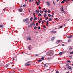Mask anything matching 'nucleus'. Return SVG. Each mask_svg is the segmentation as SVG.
<instances>
[{"label": "nucleus", "instance_id": "1", "mask_svg": "<svg viewBox=\"0 0 73 73\" xmlns=\"http://www.w3.org/2000/svg\"><path fill=\"white\" fill-rule=\"evenodd\" d=\"M54 54V51L53 50H51L50 52H48V54L49 56H52Z\"/></svg>", "mask_w": 73, "mask_h": 73}, {"label": "nucleus", "instance_id": "2", "mask_svg": "<svg viewBox=\"0 0 73 73\" xmlns=\"http://www.w3.org/2000/svg\"><path fill=\"white\" fill-rule=\"evenodd\" d=\"M27 40L29 41L31 40V37L30 36H29L28 37H27Z\"/></svg>", "mask_w": 73, "mask_h": 73}, {"label": "nucleus", "instance_id": "3", "mask_svg": "<svg viewBox=\"0 0 73 73\" xmlns=\"http://www.w3.org/2000/svg\"><path fill=\"white\" fill-rule=\"evenodd\" d=\"M55 38H56L54 36L52 37L51 40V41H54V39H55Z\"/></svg>", "mask_w": 73, "mask_h": 73}, {"label": "nucleus", "instance_id": "4", "mask_svg": "<svg viewBox=\"0 0 73 73\" xmlns=\"http://www.w3.org/2000/svg\"><path fill=\"white\" fill-rule=\"evenodd\" d=\"M23 21L24 22H27L28 21V18L25 19L23 20Z\"/></svg>", "mask_w": 73, "mask_h": 73}, {"label": "nucleus", "instance_id": "5", "mask_svg": "<svg viewBox=\"0 0 73 73\" xmlns=\"http://www.w3.org/2000/svg\"><path fill=\"white\" fill-rule=\"evenodd\" d=\"M61 40H57V44H58L59 43H60V42H61Z\"/></svg>", "mask_w": 73, "mask_h": 73}, {"label": "nucleus", "instance_id": "6", "mask_svg": "<svg viewBox=\"0 0 73 73\" xmlns=\"http://www.w3.org/2000/svg\"><path fill=\"white\" fill-rule=\"evenodd\" d=\"M46 3L48 5V6H49V5H50V3L49 2H47Z\"/></svg>", "mask_w": 73, "mask_h": 73}, {"label": "nucleus", "instance_id": "7", "mask_svg": "<svg viewBox=\"0 0 73 73\" xmlns=\"http://www.w3.org/2000/svg\"><path fill=\"white\" fill-rule=\"evenodd\" d=\"M25 66H30V64L28 63H26L25 64Z\"/></svg>", "mask_w": 73, "mask_h": 73}, {"label": "nucleus", "instance_id": "8", "mask_svg": "<svg viewBox=\"0 0 73 73\" xmlns=\"http://www.w3.org/2000/svg\"><path fill=\"white\" fill-rule=\"evenodd\" d=\"M37 20V17H35L34 19V21H36V20Z\"/></svg>", "mask_w": 73, "mask_h": 73}, {"label": "nucleus", "instance_id": "9", "mask_svg": "<svg viewBox=\"0 0 73 73\" xmlns=\"http://www.w3.org/2000/svg\"><path fill=\"white\" fill-rule=\"evenodd\" d=\"M35 12H37L38 13H39L40 12V10H39L38 9L36 10Z\"/></svg>", "mask_w": 73, "mask_h": 73}, {"label": "nucleus", "instance_id": "10", "mask_svg": "<svg viewBox=\"0 0 73 73\" xmlns=\"http://www.w3.org/2000/svg\"><path fill=\"white\" fill-rule=\"evenodd\" d=\"M64 53V52H61L59 53V54L60 55H62V53Z\"/></svg>", "mask_w": 73, "mask_h": 73}, {"label": "nucleus", "instance_id": "11", "mask_svg": "<svg viewBox=\"0 0 73 73\" xmlns=\"http://www.w3.org/2000/svg\"><path fill=\"white\" fill-rule=\"evenodd\" d=\"M44 67H45V68H47V67H48V66L46 64H45L44 65Z\"/></svg>", "mask_w": 73, "mask_h": 73}, {"label": "nucleus", "instance_id": "12", "mask_svg": "<svg viewBox=\"0 0 73 73\" xmlns=\"http://www.w3.org/2000/svg\"><path fill=\"white\" fill-rule=\"evenodd\" d=\"M60 9L61 11H64V9L63 8V7H62L60 8Z\"/></svg>", "mask_w": 73, "mask_h": 73}, {"label": "nucleus", "instance_id": "13", "mask_svg": "<svg viewBox=\"0 0 73 73\" xmlns=\"http://www.w3.org/2000/svg\"><path fill=\"white\" fill-rule=\"evenodd\" d=\"M32 23H31L29 25L28 27H32Z\"/></svg>", "mask_w": 73, "mask_h": 73}, {"label": "nucleus", "instance_id": "14", "mask_svg": "<svg viewBox=\"0 0 73 73\" xmlns=\"http://www.w3.org/2000/svg\"><path fill=\"white\" fill-rule=\"evenodd\" d=\"M31 24L32 25H33V26H35V25H36V24H35L34 23H31Z\"/></svg>", "mask_w": 73, "mask_h": 73}, {"label": "nucleus", "instance_id": "15", "mask_svg": "<svg viewBox=\"0 0 73 73\" xmlns=\"http://www.w3.org/2000/svg\"><path fill=\"white\" fill-rule=\"evenodd\" d=\"M51 33H55V31H51Z\"/></svg>", "mask_w": 73, "mask_h": 73}, {"label": "nucleus", "instance_id": "16", "mask_svg": "<svg viewBox=\"0 0 73 73\" xmlns=\"http://www.w3.org/2000/svg\"><path fill=\"white\" fill-rule=\"evenodd\" d=\"M35 0H29V3H31V2H32L33 1Z\"/></svg>", "mask_w": 73, "mask_h": 73}, {"label": "nucleus", "instance_id": "17", "mask_svg": "<svg viewBox=\"0 0 73 73\" xmlns=\"http://www.w3.org/2000/svg\"><path fill=\"white\" fill-rule=\"evenodd\" d=\"M48 20L50 21H52V18H50L48 19Z\"/></svg>", "mask_w": 73, "mask_h": 73}, {"label": "nucleus", "instance_id": "18", "mask_svg": "<svg viewBox=\"0 0 73 73\" xmlns=\"http://www.w3.org/2000/svg\"><path fill=\"white\" fill-rule=\"evenodd\" d=\"M71 37H72V35H70L68 36V38H71Z\"/></svg>", "mask_w": 73, "mask_h": 73}, {"label": "nucleus", "instance_id": "19", "mask_svg": "<svg viewBox=\"0 0 73 73\" xmlns=\"http://www.w3.org/2000/svg\"><path fill=\"white\" fill-rule=\"evenodd\" d=\"M68 42H71V40H70V39H69V40H68Z\"/></svg>", "mask_w": 73, "mask_h": 73}, {"label": "nucleus", "instance_id": "20", "mask_svg": "<svg viewBox=\"0 0 73 73\" xmlns=\"http://www.w3.org/2000/svg\"><path fill=\"white\" fill-rule=\"evenodd\" d=\"M68 68L69 69H72V67H71V66H69L68 67Z\"/></svg>", "mask_w": 73, "mask_h": 73}, {"label": "nucleus", "instance_id": "21", "mask_svg": "<svg viewBox=\"0 0 73 73\" xmlns=\"http://www.w3.org/2000/svg\"><path fill=\"white\" fill-rule=\"evenodd\" d=\"M63 13H66V12H65V10H63V11H62Z\"/></svg>", "mask_w": 73, "mask_h": 73}, {"label": "nucleus", "instance_id": "22", "mask_svg": "<svg viewBox=\"0 0 73 73\" xmlns=\"http://www.w3.org/2000/svg\"><path fill=\"white\" fill-rule=\"evenodd\" d=\"M40 13H43V11L40 10Z\"/></svg>", "mask_w": 73, "mask_h": 73}, {"label": "nucleus", "instance_id": "23", "mask_svg": "<svg viewBox=\"0 0 73 73\" xmlns=\"http://www.w3.org/2000/svg\"><path fill=\"white\" fill-rule=\"evenodd\" d=\"M38 29H41V27L40 26H39L37 27Z\"/></svg>", "mask_w": 73, "mask_h": 73}, {"label": "nucleus", "instance_id": "24", "mask_svg": "<svg viewBox=\"0 0 73 73\" xmlns=\"http://www.w3.org/2000/svg\"><path fill=\"white\" fill-rule=\"evenodd\" d=\"M44 15V17H45L47 16V15H46V13H45Z\"/></svg>", "mask_w": 73, "mask_h": 73}, {"label": "nucleus", "instance_id": "25", "mask_svg": "<svg viewBox=\"0 0 73 73\" xmlns=\"http://www.w3.org/2000/svg\"><path fill=\"white\" fill-rule=\"evenodd\" d=\"M37 27L35 26V27H34V29H35V30H36V29H37Z\"/></svg>", "mask_w": 73, "mask_h": 73}, {"label": "nucleus", "instance_id": "26", "mask_svg": "<svg viewBox=\"0 0 73 73\" xmlns=\"http://www.w3.org/2000/svg\"><path fill=\"white\" fill-rule=\"evenodd\" d=\"M32 20H33V18L31 17L30 19V21H32Z\"/></svg>", "mask_w": 73, "mask_h": 73}, {"label": "nucleus", "instance_id": "27", "mask_svg": "<svg viewBox=\"0 0 73 73\" xmlns=\"http://www.w3.org/2000/svg\"><path fill=\"white\" fill-rule=\"evenodd\" d=\"M19 12H21L22 11V10L21 9H19Z\"/></svg>", "mask_w": 73, "mask_h": 73}, {"label": "nucleus", "instance_id": "28", "mask_svg": "<svg viewBox=\"0 0 73 73\" xmlns=\"http://www.w3.org/2000/svg\"><path fill=\"white\" fill-rule=\"evenodd\" d=\"M49 19V18H48V17H47L46 18H45V20H47L48 19Z\"/></svg>", "mask_w": 73, "mask_h": 73}, {"label": "nucleus", "instance_id": "29", "mask_svg": "<svg viewBox=\"0 0 73 73\" xmlns=\"http://www.w3.org/2000/svg\"><path fill=\"white\" fill-rule=\"evenodd\" d=\"M28 48L29 50H31V47L30 46L28 47Z\"/></svg>", "mask_w": 73, "mask_h": 73}, {"label": "nucleus", "instance_id": "30", "mask_svg": "<svg viewBox=\"0 0 73 73\" xmlns=\"http://www.w3.org/2000/svg\"><path fill=\"white\" fill-rule=\"evenodd\" d=\"M38 16H41V14L39 13L38 14Z\"/></svg>", "mask_w": 73, "mask_h": 73}, {"label": "nucleus", "instance_id": "31", "mask_svg": "<svg viewBox=\"0 0 73 73\" xmlns=\"http://www.w3.org/2000/svg\"><path fill=\"white\" fill-rule=\"evenodd\" d=\"M48 16L49 17H50V16H51V15H50V14H49L48 15Z\"/></svg>", "mask_w": 73, "mask_h": 73}, {"label": "nucleus", "instance_id": "32", "mask_svg": "<svg viewBox=\"0 0 73 73\" xmlns=\"http://www.w3.org/2000/svg\"><path fill=\"white\" fill-rule=\"evenodd\" d=\"M26 6H27V5L25 4V5H23V7H26Z\"/></svg>", "mask_w": 73, "mask_h": 73}, {"label": "nucleus", "instance_id": "33", "mask_svg": "<svg viewBox=\"0 0 73 73\" xmlns=\"http://www.w3.org/2000/svg\"><path fill=\"white\" fill-rule=\"evenodd\" d=\"M44 10H45V11H46V12H48V11H47V10H46L45 8H44V9L43 10V11H44Z\"/></svg>", "mask_w": 73, "mask_h": 73}, {"label": "nucleus", "instance_id": "34", "mask_svg": "<svg viewBox=\"0 0 73 73\" xmlns=\"http://www.w3.org/2000/svg\"><path fill=\"white\" fill-rule=\"evenodd\" d=\"M41 60H44V59H45V58H44V57H43L41 58Z\"/></svg>", "mask_w": 73, "mask_h": 73}, {"label": "nucleus", "instance_id": "35", "mask_svg": "<svg viewBox=\"0 0 73 73\" xmlns=\"http://www.w3.org/2000/svg\"><path fill=\"white\" fill-rule=\"evenodd\" d=\"M38 61H39V62H41V61H42V60L41 59L39 60H38Z\"/></svg>", "mask_w": 73, "mask_h": 73}, {"label": "nucleus", "instance_id": "36", "mask_svg": "<svg viewBox=\"0 0 73 73\" xmlns=\"http://www.w3.org/2000/svg\"><path fill=\"white\" fill-rule=\"evenodd\" d=\"M55 20H57V19H58V18H54Z\"/></svg>", "mask_w": 73, "mask_h": 73}, {"label": "nucleus", "instance_id": "37", "mask_svg": "<svg viewBox=\"0 0 73 73\" xmlns=\"http://www.w3.org/2000/svg\"><path fill=\"white\" fill-rule=\"evenodd\" d=\"M3 27V25H0V28H1V27Z\"/></svg>", "mask_w": 73, "mask_h": 73}, {"label": "nucleus", "instance_id": "38", "mask_svg": "<svg viewBox=\"0 0 73 73\" xmlns=\"http://www.w3.org/2000/svg\"><path fill=\"white\" fill-rule=\"evenodd\" d=\"M50 11V10H48V13H50V11Z\"/></svg>", "mask_w": 73, "mask_h": 73}, {"label": "nucleus", "instance_id": "39", "mask_svg": "<svg viewBox=\"0 0 73 73\" xmlns=\"http://www.w3.org/2000/svg\"><path fill=\"white\" fill-rule=\"evenodd\" d=\"M38 3V2H37V3H36V4L37 5H39V4Z\"/></svg>", "mask_w": 73, "mask_h": 73}, {"label": "nucleus", "instance_id": "40", "mask_svg": "<svg viewBox=\"0 0 73 73\" xmlns=\"http://www.w3.org/2000/svg\"><path fill=\"white\" fill-rule=\"evenodd\" d=\"M67 62H70V63L71 62L70 61V60H67Z\"/></svg>", "mask_w": 73, "mask_h": 73}, {"label": "nucleus", "instance_id": "41", "mask_svg": "<svg viewBox=\"0 0 73 73\" xmlns=\"http://www.w3.org/2000/svg\"><path fill=\"white\" fill-rule=\"evenodd\" d=\"M62 27H63V26H61L59 27V28H62Z\"/></svg>", "mask_w": 73, "mask_h": 73}, {"label": "nucleus", "instance_id": "42", "mask_svg": "<svg viewBox=\"0 0 73 73\" xmlns=\"http://www.w3.org/2000/svg\"><path fill=\"white\" fill-rule=\"evenodd\" d=\"M38 22L39 23H41V21L40 20H39L38 21Z\"/></svg>", "mask_w": 73, "mask_h": 73}, {"label": "nucleus", "instance_id": "43", "mask_svg": "<svg viewBox=\"0 0 73 73\" xmlns=\"http://www.w3.org/2000/svg\"><path fill=\"white\" fill-rule=\"evenodd\" d=\"M69 53H70V54H73V51L71 52H70Z\"/></svg>", "mask_w": 73, "mask_h": 73}, {"label": "nucleus", "instance_id": "44", "mask_svg": "<svg viewBox=\"0 0 73 73\" xmlns=\"http://www.w3.org/2000/svg\"><path fill=\"white\" fill-rule=\"evenodd\" d=\"M69 57H71V58H72V57H73V56L71 55L70 56H69Z\"/></svg>", "mask_w": 73, "mask_h": 73}, {"label": "nucleus", "instance_id": "45", "mask_svg": "<svg viewBox=\"0 0 73 73\" xmlns=\"http://www.w3.org/2000/svg\"><path fill=\"white\" fill-rule=\"evenodd\" d=\"M33 15H34V17H35V13L34 12L33 13Z\"/></svg>", "mask_w": 73, "mask_h": 73}, {"label": "nucleus", "instance_id": "46", "mask_svg": "<svg viewBox=\"0 0 73 73\" xmlns=\"http://www.w3.org/2000/svg\"><path fill=\"white\" fill-rule=\"evenodd\" d=\"M59 72H58V71H56V73H59Z\"/></svg>", "mask_w": 73, "mask_h": 73}, {"label": "nucleus", "instance_id": "47", "mask_svg": "<svg viewBox=\"0 0 73 73\" xmlns=\"http://www.w3.org/2000/svg\"><path fill=\"white\" fill-rule=\"evenodd\" d=\"M64 2H64V1H62L61 2V3H64Z\"/></svg>", "mask_w": 73, "mask_h": 73}, {"label": "nucleus", "instance_id": "48", "mask_svg": "<svg viewBox=\"0 0 73 73\" xmlns=\"http://www.w3.org/2000/svg\"><path fill=\"white\" fill-rule=\"evenodd\" d=\"M38 8H39V9H41L42 8H41V7H40L39 6V7H38Z\"/></svg>", "mask_w": 73, "mask_h": 73}, {"label": "nucleus", "instance_id": "49", "mask_svg": "<svg viewBox=\"0 0 73 73\" xmlns=\"http://www.w3.org/2000/svg\"><path fill=\"white\" fill-rule=\"evenodd\" d=\"M38 23H36V26H38Z\"/></svg>", "mask_w": 73, "mask_h": 73}, {"label": "nucleus", "instance_id": "50", "mask_svg": "<svg viewBox=\"0 0 73 73\" xmlns=\"http://www.w3.org/2000/svg\"><path fill=\"white\" fill-rule=\"evenodd\" d=\"M69 50H72V48H69Z\"/></svg>", "mask_w": 73, "mask_h": 73}, {"label": "nucleus", "instance_id": "51", "mask_svg": "<svg viewBox=\"0 0 73 73\" xmlns=\"http://www.w3.org/2000/svg\"><path fill=\"white\" fill-rule=\"evenodd\" d=\"M49 23V21H47V22H46V24H48Z\"/></svg>", "mask_w": 73, "mask_h": 73}, {"label": "nucleus", "instance_id": "52", "mask_svg": "<svg viewBox=\"0 0 73 73\" xmlns=\"http://www.w3.org/2000/svg\"><path fill=\"white\" fill-rule=\"evenodd\" d=\"M37 3V0H35V3Z\"/></svg>", "mask_w": 73, "mask_h": 73}, {"label": "nucleus", "instance_id": "53", "mask_svg": "<svg viewBox=\"0 0 73 73\" xmlns=\"http://www.w3.org/2000/svg\"><path fill=\"white\" fill-rule=\"evenodd\" d=\"M12 64V62H11L9 64H9Z\"/></svg>", "mask_w": 73, "mask_h": 73}, {"label": "nucleus", "instance_id": "54", "mask_svg": "<svg viewBox=\"0 0 73 73\" xmlns=\"http://www.w3.org/2000/svg\"><path fill=\"white\" fill-rule=\"evenodd\" d=\"M53 3L54 4V5H55V3L54 1H53Z\"/></svg>", "mask_w": 73, "mask_h": 73}, {"label": "nucleus", "instance_id": "55", "mask_svg": "<svg viewBox=\"0 0 73 73\" xmlns=\"http://www.w3.org/2000/svg\"><path fill=\"white\" fill-rule=\"evenodd\" d=\"M42 20V18H41L40 19V20Z\"/></svg>", "mask_w": 73, "mask_h": 73}, {"label": "nucleus", "instance_id": "56", "mask_svg": "<svg viewBox=\"0 0 73 73\" xmlns=\"http://www.w3.org/2000/svg\"><path fill=\"white\" fill-rule=\"evenodd\" d=\"M44 21H42V25L43 24H44Z\"/></svg>", "mask_w": 73, "mask_h": 73}, {"label": "nucleus", "instance_id": "57", "mask_svg": "<svg viewBox=\"0 0 73 73\" xmlns=\"http://www.w3.org/2000/svg\"><path fill=\"white\" fill-rule=\"evenodd\" d=\"M43 21H44V22H45H45H46V21L45 20H44Z\"/></svg>", "mask_w": 73, "mask_h": 73}, {"label": "nucleus", "instance_id": "58", "mask_svg": "<svg viewBox=\"0 0 73 73\" xmlns=\"http://www.w3.org/2000/svg\"><path fill=\"white\" fill-rule=\"evenodd\" d=\"M6 68H8V65H7V66H6Z\"/></svg>", "mask_w": 73, "mask_h": 73}, {"label": "nucleus", "instance_id": "59", "mask_svg": "<svg viewBox=\"0 0 73 73\" xmlns=\"http://www.w3.org/2000/svg\"><path fill=\"white\" fill-rule=\"evenodd\" d=\"M62 46H65V45H64V44H63L62 45Z\"/></svg>", "mask_w": 73, "mask_h": 73}, {"label": "nucleus", "instance_id": "60", "mask_svg": "<svg viewBox=\"0 0 73 73\" xmlns=\"http://www.w3.org/2000/svg\"><path fill=\"white\" fill-rule=\"evenodd\" d=\"M6 9V8H4V9H3V11H4Z\"/></svg>", "mask_w": 73, "mask_h": 73}, {"label": "nucleus", "instance_id": "61", "mask_svg": "<svg viewBox=\"0 0 73 73\" xmlns=\"http://www.w3.org/2000/svg\"><path fill=\"white\" fill-rule=\"evenodd\" d=\"M46 25L47 27L48 26V23H46Z\"/></svg>", "mask_w": 73, "mask_h": 73}, {"label": "nucleus", "instance_id": "62", "mask_svg": "<svg viewBox=\"0 0 73 73\" xmlns=\"http://www.w3.org/2000/svg\"><path fill=\"white\" fill-rule=\"evenodd\" d=\"M43 27H45V25H44L43 26Z\"/></svg>", "mask_w": 73, "mask_h": 73}, {"label": "nucleus", "instance_id": "63", "mask_svg": "<svg viewBox=\"0 0 73 73\" xmlns=\"http://www.w3.org/2000/svg\"><path fill=\"white\" fill-rule=\"evenodd\" d=\"M29 12H31V11L29 10Z\"/></svg>", "mask_w": 73, "mask_h": 73}, {"label": "nucleus", "instance_id": "64", "mask_svg": "<svg viewBox=\"0 0 73 73\" xmlns=\"http://www.w3.org/2000/svg\"><path fill=\"white\" fill-rule=\"evenodd\" d=\"M38 56V55H37V54H36V55L35 56Z\"/></svg>", "mask_w": 73, "mask_h": 73}]
</instances>
